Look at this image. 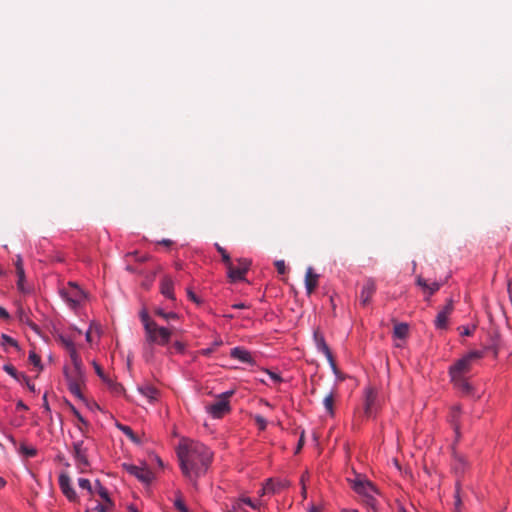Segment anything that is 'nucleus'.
Instances as JSON below:
<instances>
[{
  "label": "nucleus",
  "mask_w": 512,
  "mask_h": 512,
  "mask_svg": "<svg viewBox=\"0 0 512 512\" xmlns=\"http://www.w3.org/2000/svg\"><path fill=\"white\" fill-rule=\"evenodd\" d=\"M105 383H107L108 386L116 393H119L123 389L120 384L112 381L111 379H108Z\"/></svg>",
  "instance_id": "46"
},
{
  "label": "nucleus",
  "mask_w": 512,
  "mask_h": 512,
  "mask_svg": "<svg viewBox=\"0 0 512 512\" xmlns=\"http://www.w3.org/2000/svg\"><path fill=\"white\" fill-rule=\"evenodd\" d=\"M217 251L221 254L222 261L224 262L225 266L227 267L232 262L229 254L227 251L221 247L219 244H216Z\"/></svg>",
  "instance_id": "33"
},
{
  "label": "nucleus",
  "mask_w": 512,
  "mask_h": 512,
  "mask_svg": "<svg viewBox=\"0 0 512 512\" xmlns=\"http://www.w3.org/2000/svg\"><path fill=\"white\" fill-rule=\"evenodd\" d=\"M160 289H161V293L165 297L172 299V300L174 299L173 280L170 277L165 276L162 278Z\"/></svg>",
  "instance_id": "19"
},
{
  "label": "nucleus",
  "mask_w": 512,
  "mask_h": 512,
  "mask_svg": "<svg viewBox=\"0 0 512 512\" xmlns=\"http://www.w3.org/2000/svg\"><path fill=\"white\" fill-rule=\"evenodd\" d=\"M60 294L67 305L73 310L81 307L87 299L86 293L75 283H69L67 287L60 291Z\"/></svg>",
  "instance_id": "3"
},
{
  "label": "nucleus",
  "mask_w": 512,
  "mask_h": 512,
  "mask_svg": "<svg viewBox=\"0 0 512 512\" xmlns=\"http://www.w3.org/2000/svg\"><path fill=\"white\" fill-rule=\"evenodd\" d=\"M72 412L73 414L75 415V417L79 420V422H81L82 424L84 425H87L88 422L86 421V419L80 414V412L72 406Z\"/></svg>",
  "instance_id": "47"
},
{
  "label": "nucleus",
  "mask_w": 512,
  "mask_h": 512,
  "mask_svg": "<svg viewBox=\"0 0 512 512\" xmlns=\"http://www.w3.org/2000/svg\"><path fill=\"white\" fill-rule=\"evenodd\" d=\"M43 400H44L43 408H44L45 412L50 413L51 410H50V406H49V404L47 402L46 395H44Z\"/></svg>",
  "instance_id": "55"
},
{
  "label": "nucleus",
  "mask_w": 512,
  "mask_h": 512,
  "mask_svg": "<svg viewBox=\"0 0 512 512\" xmlns=\"http://www.w3.org/2000/svg\"><path fill=\"white\" fill-rule=\"evenodd\" d=\"M318 279H319V275L314 273V270L312 267H309L306 270V275H305V287H306L308 294H311L316 289V287L318 285Z\"/></svg>",
  "instance_id": "17"
},
{
  "label": "nucleus",
  "mask_w": 512,
  "mask_h": 512,
  "mask_svg": "<svg viewBox=\"0 0 512 512\" xmlns=\"http://www.w3.org/2000/svg\"><path fill=\"white\" fill-rule=\"evenodd\" d=\"M335 390L330 391L328 395L323 399V405L326 410V413L333 417L334 416V402H335Z\"/></svg>",
  "instance_id": "20"
},
{
  "label": "nucleus",
  "mask_w": 512,
  "mask_h": 512,
  "mask_svg": "<svg viewBox=\"0 0 512 512\" xmlns=\"http://www.w3.org/2000/svg\"><path fill=\"white\" fill-rule=\"evenodd\" d=\"M363 409L366 417L375 416L378 410V393L376 389L371 386L364 389Z\"/></svg>",
  "instance_id": "8"
},
{
  "label": "nucleus",
  "mask_w": 512,
  "mask_h": 512,
  "mask_svg": "<svg viewBox=\"0 0 512 512\" xmlns=\"http://www.w3.org/2000/svg\"><path fill=\"white\" fill-rule=\"evenodd\" d=\"M117 427L118 429L123 432V434H125L132 442L136 443V444H139L140 443V440L139 438L135 435V433L133 432V430L127 426V425H123V424H117Z\"/></svg>",
  "instance_id": "26"
},
{
  "label": "nucleus",
  "mask_w": 512,
  "mask_h": 512,
  "mask_svg": "<svg viewBox=\"0 0 512 512\" xmlns=\"http://www.w3.org/2000/svg\"><path fill=\"white\" fill-rule=\"evenodd\" d=\"M3 370L9 374L10 376H12L13 378L15 379H19L18 378V372L17 370L10 364H6L3 366Z\"/></svg>",
  "instance_id": "40"
},
{
  "label": "nucleus",
  "mask_w": 512,
  "mask_h": 512,
  "mask_svg": "<svg viewBox=\"0 0 512 512\" xmlns=\"http://www.w3.org/2000/svg\"><path fill=\"white\" fill-rule=\"evenodd\" d=\"M460 414H461V409L459 406H454L451 409L450 422L453 425V428L457 435H459V425L457 422H458V418H459Z\"/></svg>",
  "instance_id": "24"
},
{
  "label": "nucleus",
  "mask_w": 512,
  "mask_h": 512,
  "mask_svg": "<svg viewBox=\"0 0 512 512\" xmlns=\"http://www.w3.org/2000/svg\"><path fill=\"white\" fill-rule=\"evenodd\" d=\"M484 355L483 351L474 350L467 353L465 356L460 358L454 365L449 369L450 377L464 376L471 369L473 362L482 358Z\"/></svg>",
  "instance_id": "4"
},
{
  "label": "nucleus",
  "mask_w": 512,
  "mask_h": 512,
  "mask_svg": "<svg viewBox=\"0 0 512 512\" xmlns=\"http://www.w3.org/2000/svg\"><path fill=\"white\" fill-rule=\"evenodd\" d=\"M243 504L248 505L249 507H251L254 510L259 508V504H257L254 501H252L251 498H249V497H242V498H240L238 501H236L233 504V509L234 510H243V508H242Z\"/></svg>",
  "instance_id": "23"
},
{
  "label": "nucleus",
  "mask_w": 512,
  "mask_h": 512,
  "mask_svg": "<svg viewBox=\"0 0 512 512\" xmlns=\"http://www.w3.org/2000/svg\"><path fill=\"white\" fill-rule=\"evenodd\" d=\"M286 486H287L286 481H281V480L274 481L273 479H268L262 488V493L263 494H274V493L279 492Z\"/></svg>",
  "instance_id": "16"
},
{
  "label": "nucleus",
  "mask_w": 512,
  "mask_h": 512,
  "mask_svg": "<svg viewBox=\"0 0 512 512\" xmlns=\"http://www.w3.org/2000/svg\"><path fill=\"white\" fill-rule=\"evenodd\" d=\"M375 292H376V284H375L374 280L367 279L365 281V283L363 284L362 289L359 294L360 304L362 306H367L370 303Z\"/></svg>",
  "instance_id": "13"
},
{
  "label": "nucleus",
  "mask_w": 512,
  "mask_h": 512,
  "mask_svg": "<svg viewBox=\"0 0 512 512\" xmlns=\"http://www.w3.org/2000/svg\"><path fill=\"white\" fill-rule=\"evenodd\" d=\"M452 382L454 383V386L461 391L464 394H470L472 391V386L467 381V379L464 376L460 377H451Z\"/></svg>",
  "instance_id": "18"
},
{
  "label": "nucleus",
  "mask_w": 512,
  "mask_h": 512,
  "mask_svg": "<svg viewBox=\"0 0 512 512\" xmlns=\"http://www.w3.org/2000/svg\"><path fill=\"white\" fill-rule=\"evenodd\" d=\"M20 452L27 457H34L37 454V450L34 447L26 446L24 444L21 445Z\"/></svg>",
  "instance_id": "34"
},
{
  "label": "nucleus",
  "mask_w": 512,
  "mask_h": 512,
  "mask_svg": "<svg viewBox=\"0 0 512 512\" xmlns=\"http://www.w3.org/2000/svg\"><path fill=\"white\" fill-rule=\"evenodd\" d=\"M68 354H69V357L71 359L73 366L75 367L76 370L79 371L81 369L82 361L77 352L76 347L73 349H70V351H68Z\"/></svg>",
  "instance_id": "27"
},
{
  "label": "nucleus",
  "mask_w": 512,
  "mask_h": 512,
  "mask_svg": "<svg viewBox=\"0 0 512 512\" xmlns=\"http://www.w3.org/2000/svg\"><path fill=\"white\" fill-rule=\"evenodd\" d=\"M325 357H326L327 361L329 362V365H330V367H331L332 371H333L336 375H338L337 365H336V363H335V360H334V357H333L332 353H330V354L326 355Z\"/></svg>",
  "instance_id": "42"
},
{
  "label": "nucleus",
  "mask_w": 512,
  "mask_h": 512,
  "mask_svg": "<svg viewBox=\"0 0 512 512\" xmlns=\"http://www.w3.org/2000/svg\"><path fill=\"white\" fill-rule=\"evenodd\" d=\"M255 422L259 426L260 430H264L266 428V426H267L266 419L264 417L260 416V415H256L255 416Z\"/></svg>",
  "instance_id": "43"
},
{
  "label": "nucleus",
  "mask_w": 512,
  "mask_h": 512,
  "mask_svg": "<svg viewBox=\"0 0 512 512\" xmlns=\"http://www.w3.org/2000/svg\"><path fill=\"white\" fill-rule=\"evenodd\" d=\"M187 295H188L189 299L192 300L193 302H195L196 304L200 303V299L196 296V294L190 288L187 289Z\"/></svg>",
  "instance_id": "49"
},
{
  "label": "nucleus",
  "mask_w": 512,
  "mask_h": 512,
  "mask_svg": "<svg viewBox=\"0 0 512 512\" xmlns=\"http://www.w3.org/2000/svg\"><path fill=\"white\" fill-rule=\"evenodd\" d=\"M507 290H508L510 299L512 300V277L508 281V288H507Z\"/></svg>",
  "instance_id": "60"
},
{
  "label": "nucleus",
  "mask_w": 512,
  "mask_h": 512,
  "mask_svg": "<svg viewBox=\"0 0 512 512\" xmlns=\"http://www.w3.org/2000/svg\"><path fill=\"white\" fill-rule=\"evenodd\" d=\"M453 310V301H448L447 304L440 310L435 320H447Z\"/></svg>",
  "instance_id": "25"
},
{
  "label": "nucleus",
  "mask_w": 512,
  "mask_h": 512,
  "mask_svg": "<svg viewBox=\"0 0 512 512\" xmlns=\"http://www.w3.org/2000/svg\"><path fill=\"white\" fill-rule=\"evenodd\" d=\"M69 391L77 398L84 399L83 394L80 390L79 385L76 382H69L68 385Z\"/></svg>",
  "instance_id": "32"
},
{
  "label": "nucleus",
  "mask_w": 512,
  "mask_h": 512,
  "mask_svg": "<svg viewBox=\"0 0 512 512\" xmlns=\"http://www.w3.org/2000/svg\"><path fill=\"white\" fill-rule=\"evenodd\" d=\"M265 372L274 383H280L282 381V378L278 373L272 372L270 370H266Z\"/></svg>",
  "instance_id": "45"
},
{
  "label": "nucleus",
  "mask_w": 512,
  "mask_h": 512,
  "mask_svg": "<svg viewBox=\"0 0 512 512\" xmlns=\"http://www.w3.org/2000/svg\"><path fill=\"white\" fill-rule=\"evenodd\" d=\"M222 344H223V341H222V339L219 338V339L214 340V342L212 343V347H214V349H215L216 347H219Z\"/></svg>",
  "instance_id": "62"
},
{
  "label": "nucleus",
  "mask_w": 512,
  "mask_h": 512,
  "mask_svg": "<svg viewBox=\"0 0 512 512\" xmlns=\"http://www.w3.org/2000/svg\"><path fill=\"white\" fill-rule=\"evenodd\" d=\"M93 367L95 369V372L96 374L104 381H108V377L104 374V371L103 369L101 368V366L96 362V361H93Z\"/></svg>",
  "instance_id": "38"
},
{
  "label": "nucleus",
  "mask_w": 512,
  "mask_h": 512,
  "mask_svg": "<svg viewBox=\"0 0 512 512\" xmlns=\"http://www.w3.org/2000/svg\"><path fill=\"white\" fill-rule=\"evenodd\" d=\"M72 456L79 472H86L90 466V462L88 460V447L85 445L83 439L75 440L72 443Z\"/></svg>",
  "instance_id": "6"
},
{
  "label": "nucleus",
  "mask_w": 512,
  "mask_h": 512,
  "mask_svg": "<svg viewBox=\"0 0 512 512\" xmlns=\"http://www.w3.org/2000/svg\"><path fill=\"white\" fill-rule=\"evenodd\" d=\"M183 475L196 484L204 476L213 460V452L203 443L182 439L176 449Z\"/></svg>",
  "instance_id": "1"
},
{
  "label": "nucleus",
  "mask_w": 512,
  "mask_h": 512,
  "mask_svg": "<svg viewBox=\"0 0 512 512\" xmlns=\"http://www.w3.org/2000/svg\"><path fill=\"white\" fill-rule=\"evenodd\" d=\"M365 505L372 510V512H378V502L374 496H369L368 498L364 499Z\"/></svg>",
  "instance_id": "31"
},
{
  "label": "nucleus",
  "mask_w": 512,
  "mask_h": 512,
  "mask_svg": "<svg viewBox=\"0 0 512 512\" xmlns=\"http://www.w3.org/2000/svg\"><path fill=\"white\" fill-rule=\"evenodd\" d=\"M123 468L131 475L135 476L141 482L149 483L153 478L152 472L147 467H141L133 464H123Z\"/></svg>",
  "instance_id": "10"
},
{
  "label": "nucleus",
  "mask_w": 512,
  "mask_h": 512,
  "mask_svg": "<svg viewBox=\"0 0 512 512\" xmlns=\"http://www.w3.org/2000/svg\"><path fill=\"white\" fill-rule=\"evenodd\" d=\"M449 322H436V327L438 329H446L448 327Z\"/></svg>",
  "instance_id": "59"
},
{
  "label": "nucleus",
  "mask_w": 512,
  "mask_h": 512,
  "mask_svg": "<svg viewBox=\"0 0 512 512\" xmlns=\"http://www.w3.org/2000/svg\"><path fill=\"white\" fill-rule=\"evenodd\" d=\"M59 340H60L61 344L64 346V348L67 350V352L70 351V349H73L76 347L74 342L68 337L60 336Z\"/></svg>",
  "instance_id": "37"
},
{
  "label": "nucleus",
  "mask_w": 512,
  "mask_h": 512,
  "mask_svg": "<svg viewBox=\"0 0 512 512\" xmlns=\"http://www.w3.org/2000/svg\"><path fill=\"white\" fill-rule=\"evenodd\" d=\"M313 339L318 352H321L324 356L332 353L325 341L323 333H321L319 329L313 331Z\"/></svg>",
  "instance_id": "15"
},
{
  "label": "nucleus",
  "mask_w": 512,
  "mask_h": 512,
  "mask_svg": "<svg viewBox=\"0 0 512 512\" xmlns=\"http://www.w3.org/2000/svg\"><path fill=\"white\" fill-rule=\"evenodd\" d=\"M10 317L8 311L0 306V318L8 319Z\"/></svg>",
  "instance_id": "54"
},
{
  "label": "nucleus",
  "mask_w": 512,
  "mask_h": 512,
  "mask_svg": "<svg viewBox=\"0 0 512 512\" xmlns=\"http://www.w3.org/2000/svg\"><path fill=\"white\" fill-rule=\"evenodd\" d=\"M214 350H215L214 347L211 346V347L204 348V349L200 350V353L204 356H209L214 352Z\"/></svg>",
  "instance_id": "51"
},
{
  "label": "nucleus",
  "mask_w": 512,
  "mask_h": 512,
  "mask_svg": "<svg viewBox=\"0 0 512 512\" xmlns=\"http://www.w3.org/2000/svg\"><path fill=\"white\" fill-rule=\"evenodd\" d=\"M58 483L62 493L70 502H76L78 500L77 493L72 487L71 480L68 474L62 472L59 475Z\"/></svg>",
  "instance_id": "11"
},
{
  "label": "nucleus",
  "mask_w": 512,
  "mask_h": 512,
  "mask_svg": "<svg viewBox=\"0 0 512 512\" xmlns=\"http://www.w3.org/2000/svg\"><path fill=\"white\" fill-rule=\"evenodd\" d=\"M410 327L407 322H397L393 328V339L396 347H403L408 335Z\"/></svg>",
  "instance_id": "12"
},
{
  "label": "nucleus",
  "mask_w": 512,
  "mask_h": 512,
  "mask_svg": "<svg viewBox=\"0 0 512 512\" xmlns=\"http://www.w3.org/2000/svg\"><path fill=\"white\" fill-rule=\"evenodd\" d=\"M95 489L99 496L107 503V506L113 507L114 503L109 497L107 489L100 483L99 480H96L95 482Z\"/></svg>",
  "instance_id": "22"
},
{
  "label": "nucleus",
  "mask_w": 512,
  "mask_h": 512,
  "mask_svg": "<svg viewBox=\"0 0 512 512\" xmlns=\"http://www.w3.org/2000/svg\"><path fill=\"white\" fill-rule=\"evenodd\" d=\"M28 323H29L30 327H31L35 332H37V333L39 332V327H38V325H37V323H36V322L31 321V322H28Z\"/></svg>",
  "instance_id": "61"
},
{
  "label": "nucleus",
  "mask_w": 512,
  "mask_h": 512,
  "mask_svg": "<svg viewBox=\"0 0 512 512\" xmlns=\"http://www.w3.org/2000/svg\"><path fill=\"white\" fill-rule=\"evenodd\" d=\"M465 465H466V463L463 458L459 457L456 459V463H455L456 470H464Z\"/></svg>",
  "instance_id": "48"
},
{
  "label": "nucleus",
  "mask_w": 512,
  "mask_h": 512,
  "mask_svg": "<svg viewBox=\"0 0 512 512\" xmlns=\"http://www.w3.org/2000/svg\"><path fill=\"white\" fill-rule=\"evenodd\" d=\"M140 316H141V320H143V321L149 320V316L145 310L141 311Z\"/></svg>",
  "instance_id": "63"
},
{
  "label": "nucleus",
  "mask_w": 512,
  "mask_h": 512,
  "mask_svg": "<svg viewBox=\"0 0 512 512\" xmlns=\"http://www.w3.org/2000/svg\"><path fill=\"white\" fill-rule=\"evenodd\" d=\"M174 506L180 512H189V510L186 507L185 503L180 498L175 500Z\"/></svg>",
  "instance_id": "41"
},
{
  "label": "nucleus",
  "mask_w": 512,
  "mask_h": 512,
  "mask_svg": "<svg viewBox=\"0 0 512 512\" xmlns=\"http://www.w3.org/2000/svg\"><path fill=\"white\" fill-rule=\"evenodd\" d=\"M308 512H321V508H320V507H317V506H315V505H312V506L309 508Z\"/></svg>",
  "instance_id": "64"
},
{
  "label": "nucleus",
  "mask_w": 512,
  "mask_h": 512,
  "mask_svg": "<svg viewBox=\"0 0 512 512\" xmlns=\"http://www.w3.org/2000/svg\"><path fill=\"white\" fill-rule=\"evenodd\" d=\"M173 345H174V348H175L178 352L182 353V352L184 351V348H185V347H184V344H183V343H181V342H179V341H175Z\"/></svg>",
  "instance_id": "52"
},
{
  "label": "nucleus",
  "mask_w": 512,
  "mask_h": 512,
  "mask_svg": "<svg viewBox=\"0 0 512 512\" xmlns=\"http://www.w3.org/2000/svg\"><path fill=\"white\" fill-rule=\"evenodd\" d=\"M29 361L35 366H41V358L34 351L29 352Z\"/></svg>",
  "instance_id": "39"
},
{
  "label": "nucleus",
  "mask_w": 512,
  "mask_h": 512,
  "mask_svg": "<svg viewBox=\"0 0 512 512\" xmlns=\"http://www.w3.org/2000/svg\"><path fill=\"white\" fill-rule=\"evenodd\" d=\"M476 329L475 324L467 325V326H461L458 328L460 331V334L462 336H470Z\"/></svg>",
  "instance_id": "36"
},
{
  "label": "nucleus",
  "mask_w": 512,
  "mask_h": 512,
  "mask_svg": "<svg viewBox=\"0 0 512 512\" xmlns=\"http://www.w3.org/2000/svg\"><path fill=\"white\" fill-rule=\"evenodd\" d=\"M16 409L17 410H27L28 409V406L21 400H19L17 403H16Z\"/></svg>",
  "instance_id": "53"
},
{
  "label": "nucleus",
  "mask_w": 512,
  "mask_h": 512,
  "mask_svg": "<svg viewBox=\"0 0 512 512\" xmlns=\"http://www.w3.org/2000/svg\"><path fill=\"white\" fill-rule=\"evenodd\" d=\"M230 357L235 360H238L241 363H245L251 366H254L256 364V361L252 356L251 352L240 346L231 349Z\"/></svg>",
  "instance_id": "14"
},
{
  "label": "nucleus",
  "mask_w": 512,
  "mask_h": 512,
  "mask_svg": "<svg viewBox=\"0 0 512 512\" xmlns=\"http://www.w3.org/2000/svg\"><path fill=\"white\" fill-rule=\"evenodd\" d=\"M95 510L97 512H107V507L105 505H102V504H98L96 507H95Z\"/></svg>",
  "instance_id": "58"
},
{
  "label": "nucleus",
  "mask_w": 512,
  "mask_h": 512,
  "mask_svg": "<svg viewBox=\"0 0 512 512\" xmlns=\"http://www.w3.org/2000/svg\"><path fill=\"white\" fill-rule=\"evenodd\" d=\"M275 267H276L277 272L279 274H285L286 273V265H285L284 260H277L275 262Z\"/></svg>",
  "instance_id": "44"
},
{
  "label": "nucleus",
  "mask_w": 512,
  "mask_h": 512,
  "mask_svg": "<svg viewBox=\"0 0 512 512\" xmlns=\"http://www.w3.org/2000/svg\"><path fill=\"white\" fill-rule=\"evenodd\" d=\"M352 488L357 494L363 496L364 499L379 493L378 489L373 485L372 482L362 478H356L353 480Z\"/></svg>",
  "instance_id": "9"
},
{
  "label": "nucleus",
  "mask_w": 512,
  "mask_h": 512,
  "mask_svg": "<svg viewBox=\"0 0 512 512\" xmlns=\"http://www.w3.org/2000/svg\"><path fill=\"white\" fill-rule=\"evenodd\" d=\"M418 284L425 289H428L430 293H434L439 289V284L437 282H432L430 285H428L426 280L423 278H418Z\"/></svg>",
  "instance_id": "30"
},
{
  "label": "nucleus",
  "mask_w": 512,
  "mask_h": 512,
  "mask_svg": "<svg viewBox=\"0 0 512 512\" xmlns=\"http://www.w3.org/2000/svg\"><path fill=\"white\" fill-rule=\"evenodd\" d=\"M6 439L11 443L13 444L14 446H16L17 442H16V439L14 438L13 435L11 434H6L5 435Z\"/></svg>",
  "instance_id": "57"
},
{
  "label": "nucleus",
  "mask_w": 512,
  "mask_h": 512,
  "mask_svg": "<svg viewBox=\"0 0 512 512\" xmlns=\"http://www.w3.org/2000/svg\"><path fill=\"white\" fill-rule=\"evenodd\" d=\"M156 315L163 318H168L170 314L165 313L162 309H157Z\"/></svg>",
  "instance_id": "56"
},
{
  "label": "nucleus",
  "mask_w": 512,
  "mask_h": 512,
  "mask_svg": "<svg viewBox=\"0 0 512 512\" xmlns=\"http://www.w3.org/2000/svg\"><path fill=\"white\" fill-rule=\"evenodd\" d=\"M304 445V431L301 433L300 439L298 441L297 447H296V453H298Z\"/></svg>",
  "instance_id": "50"
},
{
  "label": "nucleus",
  "mask_w": 512,
  "mask_h": 512,
  "mask_svg": "<svg viewBox=\"0 0 512 512\" xmlns=\"http://www.w3.org/2000/svg\"><path fill=\"white\" fill-rule=\"evenodd\" d=\"M145 339L149 345L165 346L172 337L170 328L158 325V322H143Z\"/></svg>",
  "instance_id": "2"
},
{
  "label": "nucleus",
  "mask_w": 512,
  "mask_h": 512,
  "mask_svg": "<svg viewBox=\"0 0 512 512\" xmlns=\"http://www.w3.org/2000/svg\"><path fill=\"white\" fill-rule=\"evenodd\" d=\"M78 485L81 489L87 490L89 493H92L93 491L91 482L86 478H79Z\"/></svg>",
  "instance_id": "35"
},
{
  "label": "nucleus",
  "mask_w": 512,
  "mask_h": 512,
  "mask_svg": "<svg viewBox=\"0 0 512 512\" xmlns=\"http://www.w3.org/2000/svg\"><path fill=\"white\" fill-rule=\"evenodd\" d=\"M236 265L232 261L227 268L228 278L231 282L242 281L245 279V274L251 266V260L247 258L236 259Z\"/></svg>",
  "instance_id": "7"
},
{
  "label": "nucleus",
  "mask_w": 512,
  "mask_h": 512,
  "mask_svg": "<svg viewBox=\"0 0 512 512\" xmlns=\"http://www.w3.org/2000/svg\"><path fill=\"white\" fill-rule=\"evenodd\" d=\"M1 346L3 348H6L7 346H11V347H14L16 349H19L17 341L15 339H13L12 337H10L9 335H7V334H2L1 335Z\"/></svg>",
  "instance_id": "29"
},
{
  "label": "nucleus",
  "mask_w": 512,
  "mask_h": 512,
  "mask_svg": "<svg viewBox=\"0 0 512 512\" xmlns=\"http://www.w3.org/2000/svg\"><path fill=\"white\" fill-rule=\"evenodd\" d=\"M234 394V391H226L220 394L217 399L206 407L207 413L214 419L222 418L230 411L229 398Z\"/></svg>",
  "instance_id": "5"
},
{
  "label": "nucleus",
  "mask_w": 512,
  "mask_h": 512,
  "mask_svg": "<svg viewBox=\"0 0 512 512\" xmlns=\"http://www.w3.org/2000/svg\"><path fill=\"white\" fill-rule=\"evenodd\" d=\"M138 391L150 402L155 400L158 395V390L154 386L149 384L138 387Z\"/></svg>",
  "instance_id": "21"
},
{
  "label": "nucleus",
  "mask_w": 512,
  "mask_h": 512,
  "mask_svg": "<svg viewBox=\"0 0 512 512\" xmlns=\"http://www.w3.org/2000/svg\"><path fill=\"white\" fill-rule=\"evenodd\" d=\"M16 273L18 275V286L20 289H23L22 288V282L24 280V277H25V272H24V268H23V264H22V259L20 256H18V259L16 261Z\"/></svg>",
  "instance_id": "28"
}]
</instances>
